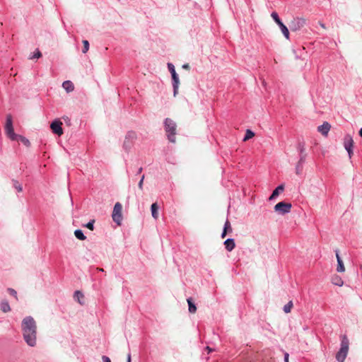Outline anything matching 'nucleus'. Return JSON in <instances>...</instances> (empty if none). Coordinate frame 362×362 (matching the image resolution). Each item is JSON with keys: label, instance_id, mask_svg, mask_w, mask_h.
<instances>
[{"label": "nucleus", "instance_id": "nucleus-1", "mask_svg": "<svg viewBox=\"0 0 362 362\" xmlns=\"http://www.w3.org/2000/svg\"><path fill=\"white\" fill-rule=\"evenodd\" d=\"M24 341L34 347L37 342V324L31 316L24 317Z\"/></svg>", "mask_w": 362, "mask_h": 362}, {"label": "nucleus", "instance_id": "nucleus-2", "mask_svg": "<svg viewBox=\"0 0 362 362\" xmlns=\"http://www.w3.org/2000/svg\"><path fill=\"white\" fill-rule=\"evenodd\" d=\"M177 124L176 123L170 118H165L164 120V129L166 132V136L168 141L171 143H175L176 138L175 135L177 134L176 131Z\"/></svg>", "mask_w": 362, "mask_h": 362}, {"label": "nucleus", "instance_id": "nucleus-3", "mask_svg": "<svg viewBox=\"0 0 362 362\" xmlns=\"http://www.w3.org/2000/svg\"><path fill=\"white\" fill-rule=\"evenodd\" d=\"M349 341L346 335H343L341 339L340 349L336 354V359L338 362H344L346 358L349 351Z\"/></svg>", "mask_w": 362, "mask_h": 362}, {"label": "nucleus", "instance_id": "nucleus-4", "mask_svg": "<svg viewBox=\"0 0 362 362\" xmlns=\"http://www.w3.org/2000/svg\"><path fill=\"white\" fill-rule=\"evenodd\" d=\"M5 132L7 136L12 141H17L18 139H21V136L20 135L16 134L14 133L12 122V117L11 115H8L6 116V121L5 124Z\"/></svg>", "mask_w": 362, "mask_h": 362}, {"label": "nucleus", "instance_id": "nucleus-5", "mask_svg": "<svg viewBox=\"0 0 362 362\" xmlns=\"http://www.w3.org/2000/svg\"><path fill=\"white\" fill-rule=\"evenodd\" d=\"M136 139V133L134 131H129L124 138L123 148L128 151L132 147L134 141Z\"/></svg>", "mask_w": 362, "mask_h": 362}, {"label": "nucleus", "instance_id": "nucleus-6", "mask_svg": "<svg viewBox=\"0 0 362 362\" xmlns=\"http://www.w3.org/2000/svg\"><path fill=\"white\" fill-rule=\"evenodd\" d=\"M292 204L289 202H280L274 206V211L279 214L285 215L290 213Z\"/></svg>", "mask_w": 362, "mask_h": 362}, {"label": "nucleus", "instance_id": "nucleus-7", "mask_svg": "<svg viewBox=\"0 0 362 362\" xmlns=\"http://www.w3.org/2000/svg\"><path fill=\"white\" fill-rule=\"evenodd\" d=\"M271 16L273 18V20L275 21V23L279 25L284 36L286 39L288 40L289 39V30H288V28L286 27V25H285L284 24V23L281 21L278 13L274 11L272 13Z\"/></svg>", "mask_w": 362, "mask_h": 362}, {"label": "nucleus", "instance_id": "nucleus-8", "mask_svg": "<svg viewBox=\"0 0 362 362\" xmlns=\"http://www.w3.org/2000/svg\"><path fill=\"white\" fill-rule=\"evenodd\" d=\"M122 204L119 202H117L113 208L112 218L114 222H115L119 226L121 225V222L122 220Z\"/></svg>", "mask_w": 362, "mask_h": 362}, {"label": "nucleus", "instance_id": "nucleus-9", "mask_svg": "<svg viewBox=\"0 0 362 362\" xmlns=\"http://www.w3.org/2000/svg\"><path fill=\"white\" fill-rule=\"evenodd\" d=\"M62 122L59 119L53 120L50 124L52 132L58 136L63 134V129L62 127Z\"/></svg>", "mask_w": 362, "mask_h": 362}, {"label": "nucleus", "instance_id": "nucleus-10", "mask_svg": "<svg viewBox=\"0 0 362 362\" xmlns=\"http://www.w3.org/2000/svg\"><path fill=\"white\" fill-rule=\"evenodd\" d=\"M305 23V21L303 18H294L290 24V28L292 31H297L301 29L304 26Z\"/></svg>", "mask_w": 362, "mask_h": 362}, {"label": "nucleus", "instance_id": "nucleus-11", "mask_svg": "<svg viewBox=\"0 0 362 362\" xmlns=\"http://www.w3.org/2000/svg\"><path fill=\"white\" fill-rule=\"evenodd\" d=\"M172 78V86L173 88V95L176 96L178 93V88L180 85V79L178 74L177 73H175L173 74H171Z\"/></svg>", "mask_w": 362, "mask_h": 362}, {"label": "nucleus", "instance_id": "nucleus-12", "mask_svg": "<svg viewBox=\"0 0 362 362\" xmlns=\"http://www.w3.org/2000/svg\"><path fill=\"white\" fill-rule=\"evenodd\" d=\"M172 78V86L173 88V95L176 96L178 93V88L180 85V79L178 74L177 73H175L173 74H171Z\"/></svg>", "mask_w": 362, "mask_h": 362}, {"label": "nucleus", "instance_id": "nucleus-13", "mask_svg": "<svg viewBox=\"0 0 362 362\" xmlns=\"http://www.w3.org/2000/svg\"><path fill=\"white\" fill-rule=\"evenodd\" d=\"M305 159H306V155H300L299 160L296 165V173L297 175L301 174L303 164L305 161Z\"/></svg>", "mask_w": 362, "mask_h": 362}, {"label": "nucleus", "instance_id": "nucleus-14", "mask_svg": "<svg viewBox=\"0 0 362 362\" xmlns=\"http://www.w3.org/2000/svg\"><path fill=\"white\" fill-rule=\"evenodd\" d=\"M334 252L336 254V257H337V271L338 272H344L345 271V267L344 265V262L339 256V250H335Z\"/></svg>", "mask_w": 362, "mask_h": 362}, {"label": "nucleus", "instance_id": "nucleus-15", "mask_svg": "<svg viewBox=\"0 0 362 362\" xmlns=\"http://www.w3.org/2000/svg\"><path fill=\"white\" fill-rule=\"evenodd\" d=\"M331 125L327 122H324L322 124L317 127V130L323 136H327L330 129Z\"/></svg>", "mask_w": 362, "mask_h": 362}, {"label": "nucleus", "instance_id": "nucleus-16", "mask_svg": "<svg viewBox=\"0 0 362 362\" xmlns=\"http://www.w3.org/2000/svg\"><path fill=\"white\" fill-rule=\"evenodd\" d=\"M284 185L282 184L279 185L274 189L272 194L269 197V199L273 200V199H276L279 196V194L284 191Z\"/></svg>", "mask_w": 362, "mask_h": 362}, {"label": "nucleus", "instance_id": "nucleus-17", "mask_svg": "<svg viewBox=\"0 0 362 362\" xmlns=\"http://www.w3.org/2000/svg\"><path fill=\"white\" fill-rule=\"evenodd\" d=\"M223 244L225 245V248L228 252L232 251L235 247V240L233 238L226 239L224 241Z\"/></svg>", "mask_w": 362, "mask_h": 362}, {"label": "nucleus", "instance_id": "nucleus-18", "mask_svg": "<svg viewBox=\"0 0 362 362\" xmlns=\"http://www.w3.org/2000/svg\"><path fill=\"white\" fill-rule=\"evenodd\" d=\"M232 232V228L230 221L227 219L224 223L223 231L221 233V238H224L228 233Z\"/></svg>", "mask_w": 362, "mask_h": 362}, {"label": "nucleus", "instance_id": "nucleus-19", "mask_svg": "<svg viewBox=\"0 0 362 362\" xmlns=\"http://www.w3.org/2000/svg\"><path fill=\"white\" fill-rule=\"evenodd\" d=\"M354 141L350 135H346L344 139V146L345 149H349L353 148Z\"/></svg>", "mask_w": 362, "mask_h": 362}, {"label": "nucleus", "instance_id": "nucleus-20", "mask_svg": "<svg viewBox=\"0 0 362 362\" xmlns=\"http://www.w3.org/2000/svg\"><path fill=\"white\" fill-rule=\"evenodd\" d=\"M62 87L67 93L71 92L74 89V83L71 81H65L62 83Z\"/></svg>", "mask_w": 362, "mask_h": 362}, {"label": "nucleus", "instance_id": "nucleus-21", "mask_svg": "<svg viewBox=\"0 0 362 362\" xmlns=\"http://www.w3.org/2000/svg\"><path fill=\"white\" fill-rule=\"evenodd\" d=\"M151 215L152 217L155 219H157L158 217V206L157 203H153L151 206Z\"/></svg>", "mask_w": 362, "mask_h": 362}, {"label": "nucleus", "instance_id": "nucleus-22", "mask_svg": "<svg viewBox=\"0 0 362 362\" xmlns=\"http://www.w3.org/2000/svg\"><path fill=\"white\" fill-rule=\"evenodd\" d=\"M188 303V310L190 313H194L197 310V307L194 303L192 300V298H189L187 299Z\"/></svg>", "mask_w": 362, "mask_h": 362}, {"label": "nucleus", "instance_id": "nucleus-23", "mask_svg": "<svg viewBox=\"0 0 362 362\" xmlns=\"http://www.w3.org/2000/svg\"><path fill=\"white\" fill-rule=\"evenodd\" d=\"M74 235L77 239L80 240H84L86 239V236L84 235L83 230L81 229L75 230Z\"/></svg>", "mask_w": 362, "mask_h": 362}, {"label": "nucleus", "instance_id": "nucleus-24", "mask_svg": "<svg viewBox=\"0 0 362 362\" xmlns=\"http://www.w3.org/2000/svg\"><path fill=\"white\" fill-rule=\"evenodd\" d=\"M74 298L78 300V302L81 304V305H83V302H82L81 300V299L83 298H84V295L83 293L80 291H76L74 292Z\"/></svg>", "mask_w": 362, "mask_h": 362}, {"label": "nucleus", "instance_id": "nucleus-25", "mask_svg": "<svg viewBox=\"0 0 362 362\" xmlns=\"http://www.w3.org/2000/svg\"><path fill=\"white\" fill-rule=\"evenodd\" d=\"M332 282L333 284L338 286H341L344 284V281L341 279V278L338 276H334L332 278Z\"/></svg>", "mask_w": 362, "mask_h": 362}, {"label": "nucleus", "instance_id": "nucleus-26", "mask_svg": "<svg viewBox=\"0 0 362 362\" xmlns=\"http://www.w3.org/2000/svg\"><path fill=\"white\" fill-rule=\"evenodd\" d=\"M41 57H42L41 52L39 50V49H36L35 51L33 52V54H31L28 57V59L33 60V59H39Z\"/></svg>", "mask_w": 362, "mask_h": 362}, {"label": "nucleus", "instance_id": "nucleus-27", "mask_svg": "<svg viewBox=\"0 0 362 362\" xmlns=\"http://www.w3.org/2000/svg\"><path fill=\"white\" fill-rule=\"evenodd\" d=\"M0 308L4 313H7L11 310L8 302L4 300L1 303Z\"/></svg>", "mask_w": 362, "mask_h": 362}, {"label": "nucleus", "instance_id": "nucleus-28", "mask_svg": "<svg viewBox=\"0 0 362 362\" xmlns=\"http://www.w3.org/2000/svg\"><path fill=\"white\" fill-rule=\"evenodd\" d=\"M254 136H255V133L252 130L247 129L245 134L244 136V138H243V141L249 140L250 139L252 138Z\"/></svg>", "mask_w": 362, "mask_h": 362}, {"label": "nucleus", "instance_id": "nucleus-29", "mask_svg": "<svg viewBox=\"0 0 362 362\" xmlns=\"http://www.w3.org/2000/svg\"><path fill=\"white\" fill-rule=\"evenodd\" d=\"M293 307V302L290 300L288 303H286L284 308L283 310L286 313H288L291 312V310Z\"/></svg>", "mask_w": 362, "mask_h": 362}, {"label": "nucleus", "instance_id": "nucleus-30", "mask_svg": "<svg viewBox=\"0 0 362 362\" xmlns=\"http://www.w3.org/2000/svg\"><path fill=\"white\" fill-rule=\"evenodd\" d=\"M83 42V49H82V52H83V54H85V53H86V52L88 51V49H89V42H88V40H83V42Z\"/></svg>", "mask_w": 362, "mask_h": 362}, {"label": "nucleus", "instance_id": "nucleus-31", "mask_svg": "<svg viewBox=\"0 0 362 362\" xmlns=\"http://www.w3.org/2000/svg\"><path fill=\"white\" fill-rule=\"evenodd\" d=\"M298 150L300 153V155H306L304 151H305V144L304 143H299L298 145Z\"/></svg>", "mask_w": 362, "mask_h": 362}, {"label": "nucleus", "instance_id": "nucleus-32", "mask_svg": "<svg viewBox=\"0 0 362 362\" xmlns=\"http://www.w3.org/2000/svg\"><path fill=\"white\" fill-rule=\"evenodd\" d=\"M167 66H168V71H170V74H173L175 73H177L176 71H175V66L172 63L168 62L167 64Z\"/></svg>", "mask_w": 362, "mask_h": 362}, {"label": "nucleus", "instance_id": "nucleus-33", "mask_svg": "<svg viewBox=\"0 0 362 362\" xmlns=\"http://www.w3.org/2000/svg\"><path fill=\"white\" fill-rule=\"evenodd\" d=\"M94 223L95 220H90L89 222H88L85 226L88 228L90 230H93L94 229Z\"/></svg>", "mask_w": 362, "mask_h": 362}, {"label": "nucleus", "instance_id": "nucleus-34", "mask_svg": "<svg viewBox=\"0 0 362 362\" xmlns=\"http://www.w3.org/2000/svg\"><path fill=\"white\" fill-rule=\"evenodd\" d=\"M144 175H143L139 182L138 187L140 189H143V184H144Z\"/></svg>", "mask_w": 362, "mask_h": 362}, {"label": "nucleus", "instance_id": "nucleus-35", "mask_svg": "<svg viewBox=\"0 0 362 362\" xmlns=\"http://www.w3.org/2000/svg\"><path fill=\"white\" fill-rule=\"evenodd\" d=\"M7 291H8V293L10 295H11V296H14L15 298H16L17 293H16V291L14 289H13V288H8Z\"/></svg>", "mask_w": 362, "mask_h": 362}, {"label": "nucleus", "instance_id": "nucleus-36", "mask_svg": "<svg viewBox=\"0 0 362 362\" xmlns=\"http://www.w3.org/2000/svg\"><path fill=\"white\" fill-rule=\"evenodd\" d=\"M14 186L15 187L18 189V192H21V187L18 183V182L17 181H14Z\"/></svg>", "mask_w": 362, "mask_h": 362}, {"label": "nucleus", "instance_id": "nucleus-37", "mask_svg": "<svg viewBox=\"0 0 362 362\" xmlns=\"http://www.w3.org/2000/svg\"><path fill=\"white\" fill-rule=\"evenodd\" d=\"M103 362H111L110 358L107 356H103Z\"/></svg>", "mask_w": 362, "mask_h": 362}, {"label": "nucleus", "instance_id": "nucleus-38", "mask_svg": "<svg viewBox=\"0 0 362 362\" xmlns=\"http://www.w3.org/2000/svg\"><path fill=\"white\" fill-rule=\"evenodd\" d=\"M346 151L348 153L349 157L351 158V156L353 155V148H349V149H346Z\"/></svg>", "mask_w": 362, "mask_h": 362}, {"label": "nucleus", "instance_id": "nucleus-39", "mask_svg": "<svg viewBox=\"0 0 362 362\" xmlns=\"http://www.w3.org/2000/svg\"><path fill=\"white\" fill-rule=\"evenodd\" d=\"M288 357H289V354L286 352L284 354V362H289L288 361Z\"/></svg>", "mask_w": 362, "mask_h": 362}, {"label": "nucleus", "instance_id": "nucleus-40", "mask_svg": "<svg viewBox=\"0 0 362 362\" xmlns=\"http://www.w3.org/2000/svg\"><path fill=\"white\" fill-rule=\"evenodd\" d=\"M30 144V141L24 137V146H29Z\"/></svg>", "mask_w": 362, "mask_h": 362}, {"label": "nucleus", "instance_id": "nucleus-41", "mask_svg": "<svg viewBox=\"0 0 362 362\" xmlns=\"http://www.w3.org/2000/svg\"><path fill=\"white\" fill-rule=\"evenodd\" d=\"M131 361H132L131 353L129 352L127 356V362H131Z\"/></svg>", "mask_w": 362, "mask_h": 362}, {"label": "nucleus", "instance_id": "nucleus-42", "mask_svg": "<svg viewBox=\"0 0 362 362\" xmlns=\"http://www.w3.org/2000/svg\"><path fill=\"white\" fill-rule=\"evenodd\" d=\"M182 67V69H187V70H189L190 69V66L188 64H184Z\"/></svg>", "mask_w": 362, "mask_h": 362}, {"label": "nucleus", "instance_id": "nucleus-43", "mask_svg": "<svg viewBox=\"0 0 362 362\" xmlns=\"http://www.w3.org/2000/svg\"><path fill=\"white\" fill-rule=\"evenodd\" d=\"M142 170H143V168H142L141 167V168H139L138 169V170H137L136 175L140 174V173L142 172Z\"/></svg>", "mask_w": 362, "mask_h": 362}, {"label": "nucleus", "instance_id": "nucleus-44", "mask_svg": "<svg viewBox=\"0 0 362 362\" xmlns=\"http://www.w3.org/2000/svg\"><path fill=\"white\" fill-rule=\"evenodd\" d=\"M319 24H320V25L322 28H325V24H324L323 23L320 22V23H319Z\"/></svg>", "mask_w": 362, "mask_h": 362}, {"label": "nucleus", "instance_id": "nucleus-45", "mask_svg": "<svg viewBox=\"0 0 362 362\" xmlns=\"http://www.w3.org/2000/svg\"><path fill=\"white\" fill-rule=\"evenodd\" d=\"M359 136L362 138V127L359 130Z\"/></svg>", "mask_w": 362, "mask_h": 362}, {"label": "nucleus", "instance_id": "nucleus-46", "mask_svg": "<svg viewBox=\"0 0 362 362\" xmlns=\"http://www.w3.org/2000/svg\"><path fill=\"white\" fill-rule=\"evenodd\" d=\"M98 270H99L100 272H104V269H102V268L98 269Z\"/></svg>", "mask_w": 362, "mask_h": 362}, {"label": "nucleus", "instance_id": "nucleus-47", "mask_svg": "<svg viewBox=\"0 0 362 362\" xmlns=\"http://www.w3.org/2000/svg\"><path fill=\"white\" fill-rule=\"evenodd\" d=\"M206 349H208L209 351H211V349H209V346H207Z\"/></svg>", "mask_w": 362, "mask_h": 362}]
</instances>
